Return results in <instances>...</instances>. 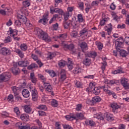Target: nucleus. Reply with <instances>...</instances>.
I'll use <instances>...</instances> for the list:
<instances>
[{
	"label": "nucleus",
	"mask_w": 129,
	"mask_h": 129,
	"mask_svg": "<svg viewBox=\"0 0 129 129\" xmlns=\"http://www.w3.org/2000/svg\"><path fill=\"white\" fill-rule=\"evenodd\" d=\"M123 43H124L123 38H122V37H120L115 41V47L117 50L120 51V55L121 57H126V56H127L126 51L123 50H120V48H122V46H123Z\"/></svg>",
	"instance_id": "obj_1"
},
{
	"label": "nucleus",
	"mask_w": 129,
	"mask_h": 129,
	"mask_svg": "<svg viewBox=\"0 0 129 129\" xmlns=\"http://www.w3.org/2000/svg\"><path fill=\"white\" fill-rule=\"evenodd\" d=\"M35 32L36 33L37 36H40L41 39L43 40V41H45V42H49L51 41V38H50L48 34L43 31V30L40 28H36L35 29Z\"/></svg>",
	"instance_id": "obj_2"
},
{
	"label": "nucleus",
	"mask_w": 129,
	"mask_h": 129,
	"mask_svg": "<svg viewBox=\"0 0 129 129\" xmlns=\"http://www.w3.org/2000/svg\"><path fill=\"white\" fill-rule=\"evenodd\" d=\"M92 35V32L88 30V29L85 28L80 31V36H85L87 38H89Z\"/></svg>",
	"instance_id": "obj_3"
},
{
	"label": "nucleus",
	"mask_w": 129,
	"mask_h": 129,
	"mask_svg": "<svg viewBox=\"0 0 129 129\" xmlns=\"http://www.w3.org/2000/svg\"><path fill=\"white\" fill-rule=\"evenodd\" d=\"M49 8L50 14H54V13H56V14H59V15H61V16L64 14V12H63V10L58 8H56L53 6H51L50 7H49Z\"/></svg>",
	"instance_id": "obj_4"
},
{
	"label": "nucleus",
	"mask_w": 129,
	"mask_h": 129,
	"mask_svg": "<svg viewBox=\"0 0 129 129\" xmlns=\"http://www.w3.org/2000/svg\"><path fill=\"white\" fill-rule=\"evenodd\" d=\"M70 24L72 25V26H73V28H74L75 29H76V28L78 27V26H77V24L75 23V22L73 21H71L70 20L69 22H67V21H63V26L64 29H68V28L70 27Z\"/></svg>",
	"instance_id": "obj_5"
},
{
	"label": "nucleus",
	"mask_w": 129,
	"mask_h": 129,
	"mask_svg": "<svg viewBox=\"0 0 129 129\" xmlns=\"http://www.w3.org/2000/svg\"><path fill=\"white\" fill-rule=\"evenodd\" d=\"M101 88L103 89L104 92L108 94V95L112 96L113 98L116 99L117 96H116V94L114 93L113 91H110L107 89V88L105 87V86H102L101 87Z\"/></svg>",
	"instance_id": "obj_6"
},
{
	"label": "nucleus",
	"mask_w": 129,
	"mask_h": 129,
	"mask_svg": "<svg viewBox=\"0 0 129 129\" xmlns=\"http://www.w3.org/2000/svg\"><path fill=\"white\" fill-rule=\"evenodd\" d=\"M11 71L14 75H18L21 73V70L18 68L17 62H14L13 63V67L11 69Z\"/></svg>",
	"instance_id": "obj_7"
},
{
	"label": "nucleus",
	"mask_w": 129,
	"mask_h": 129,
	"mask_svg": "<svg viewBox=\"0 0 129 129\" xmlns=\"http://www.w3.org/2000/svg\"><path fill=\"white\" fill-rule=\"evenodd\" d=\"M0 54L3 56H9L11 55V50L8 47H2L0 48Z\"/></svg>",
	"instance_id": "obj_8"
},
{
	"label": "nucleus",
	"mask_w": 129,
	"mask_h": 129,
	"mask_svg": "<svg viewBox=\"0 0 129 129\" xmlns=\"http://www.w3.org/2000/svg\"><path fill=\"white\" fill-rule=\"evenodd\" d=\"M30 92L31 93V95L32 96V100L34 101H36L38 99V92L36 88L30 87Z\"/></svg>",
	"instance_id": "obj_9"
},
{
	"label": "nucleus",
	"mask_w": 129,
	"mask_h": 129,
	"mask_svg": "<svg viewBox=\"0 0 129 129\" xmlns=\"http://www.w3.org/2000/svg\"><path fill=\"white\" fill-rule=\"evenodd\" d=\"M44 88L46 91V92H48V93H50L51 95H54V93L53 92V88H52V86L50 85V84L47 83H44Z\"/></svg>",
	"instance_id": "obj_10"
},
{
	"label": "nucleus",
	"mask_w": 129,
	"mask_h": 129,
	"mask_svg": "<svg viewBox=\"0 0 129 129\" xmlns=\"http://www.w3.org/2000/svg\"><path fill=\"white\" fill-rule=\"evenodd\" d=\"M31 58L34 60V61H36V63L38 64L39 66V67L41 68L42 66H43V64L42 63V61L40 59H39V58L38 57V56L36 55L35 54H31Z\"/></svg>",
	"instance_id": "obj_11"
},
{
	"label": "nucleus",
	"mask_w": 129,
	"mask_h": 129,
	"mask_svg": "<svg viewBox=\"0 0 129 129\" xmlns=\"http://www.w3.org/2000/svg\"><path fill=\"white\" fill-rule=\"evenodd\" d=\"M121 84L124 89H129V83L127 82V79L125 78L121 79Z\"/></svg>",
	"instance_id": "obj_12"
},
{
	"label": "nucleus",
	"mask_w": 129,
	"mask_h": 129,
	"mask_svg": "<svg viewBox=\"0 0 129 129\" xmlns=\"http://www.w3.org/2000/svg\"><path fill=\"white\" fill-rule=\"evenodd\" d=\"M60 78L59 81H64V80L67 78V76H66V70L62 69L60 71Z\"/></svg>",
	"instance_id": "obj_13"
},
{
	"label": "nucleus",
	"mask_w": 129,
	"mask_h": 129,
	"mask_svg": "<svg viewBox=\"0 0 129 129\" xmlns=\"http://www.w3.org/2000/svg\"><path fill=\"white\" fill-rule=\"evenodd\" d=\"M111 107L112 108L113 112L117 113V109L120 108V106L118 105L117 103H113L111 104Z\"/></svg>",
	"instance_id": "obj_14"
},
{
	"label": "nucleus",
	"mask_w": 129,
	"mask_h": 129,
	"mask_svg": "<svg viewBox=\"0 0 129 129\" xmlns=\"http://www.w3.org/2000/svg\"><path fill=\"white\" fill-rule=\"evenodd\" d=\"M17 17L19 18L21 24H26L27 23V17L26 16L18 13Z\"/></svg>",
	"instance_id": "obj_15"
},
{
	"label": "nucleus",
	"mask_w": 129,
	"mask_h": 129,
	"mask_svg": "<svg viewBox=\"0 0 129 129\" xmlns=\"http://www.w3.org/2000/svg\"><path fill=\"white\" fill-rule=\"evenodd\" d=\"M48 21V14H46L43 15V19L39 20V23H42L43 25H46Z\"/></svg>",
	"instance_id": "obj_16"
},
{
	"label": "nucleus",
	"mask_w": 129,
	"mask_h": 129,
	"mask_svg": "<svg viewBox=\"0 0 129 129\" xmlns=\"http://www.w3.org/2000/svg\"><path fill=\"white\" fill-rule=\"evenodd\" d=\"M30 80L31 81L32 83H34V84L35 85H36L37 84L38 79L35 76V74L34 73H30Z\"/></svg>",
	"instance_id": "obj_17"
},
{
	"label": "nucleus",
	"mask_w": 129,
	"mask_h": 129,
	"mask_svg": "<svg viewBox=\"0 0 129 129\" xmlns=\"http://www.w3.org/2000/svg\"><path fill=\"white\" fill-rule=\"evenodd\" d=\"M75 119H84V113L77 112L75 115Z\"/></svg>",
	"instance_id": "obj_18"
},
{
	"label": "nucleus",
	"mask_w": 129,
	"mask_h": 129,
	"mask_svg": "<svg viewBox=\"0 0 129 129\" xmlns=\"http://www.w3.org/2000/svg\"><path fill=\"white\" fill-rule=\"evenodd\" d=\"M94 118H97V119H100V120H103L104 117H103V115L101 113H98L94 115Z\"/></svg>",
	"instance_id": "obj_19"
},
{
	"label": "nucleus",
	"mask_w": 129,
	"mask_h": 129,
	"mask_svg": "<svg viewBox=\"0 0 129 129\" xmlns=\"http://www.w3.org/2000/svg\"><path fill=\"white\" fill-rule=\"evenodd\" d=\"M20 12L22 14H23L25 16H28L29 15V12L27 9V7H22L20 9Z\"/></svg>",
	"instance_id": "obj_20"
},
{
	"label": "nucleus",
	"mask_w": 129,
	"mask_h": 129,
	"mask_svg": "<svg viewBox=\"0 0 129 129\" xmlns=\"http://www.w3.org/2000/svg\"><path fill=\"white\" fill-rule=\"evenodd\" d=\"M15 52L17 53V54H18V56H19L20 57H21V58H24L25 54L24 52L22 51V50H20V49H16Z\"/></svg>",
	"instance_id": "obj_21"
},
{
	"label": "nucleus",
	"mask_w": 129,
	"mask_h": 129,
	"mask_svg": "<svg viewBox=\"0 0 129 129\" xmlns=\"http://www.w3.org/2000/svg\"><path fill=\"white\" fill-rule=\"evenodd\" d=\"M100 88H101V87H94L93 90V92L94 94H95V95H98L99 94V93H100Z\"/></svg>",
	"instance_id": "obj_22"
},
{
	"label": "nucleus",
	"mask_w": 129,
	"mask_h": 129,
	"mask_svg": "<svg viewBox=\"0 0 129 129\" xmlns=\"http://www.w3.org/2000/svg\"><path fill=\"white\" fill-rule=\"evenodd\" d=\"M22 95L24 96V97L28 98V97L30 96V92H29V90L27 89H24L22 91Z\"/></svg>",
	"instance_id": "obj_23"
},
{
	"label": "nucleus",
	"mask_w": 129,
	"mask_h": 129,
	"mask_svg": "<svg viewBox=\"0 0 129 129\" xmlns=\"http://www.w3.org/2000/svg\"><path fill=\"white\" fill-rule=\"evenodd\" d=\"M105 116L106 117V119L109 121H111V120H113V119H114L113 116L110 114L105 113Z\"/></svg>",
	"instance_id": "obj_24"
},
{
	"label": "nucleus",
	"mask_w": 129,
	"mask_h": 129,
	"mask_svg": "<svg viewBox=\"0 0 129 129\" xmlns=\"http://www.w3.org/2000/svg\"><path fill=\"white\" fill-rule=\"evenodd\" d=\"M10 35L11 36H12L13 37H15L18 36V31L16 30H13L12 29V28H10Z\"/></svg>",
	"instance_id": "obj_25"
},
{
	"label": "nucleus",
	"mask_w": 129,
	"mask_h": 129,
	"mask_svg": "<svg viewBox=\"0 0 129 129\" xmlns=\"http://www.w3.org/2000/svg\"><path fill=\"white\" fill-rule=\"evenodd\" d=\"M56 38L57 39H59V40L63 41V40H64V39H66V38H67V34L64 33L62 34H59V36H56Z\"/></svg>",
	"instance_id": "obj_26"
},
{
	"label": "nucleus",
	"mask_w": 129,
	"mask_h": 129,
	"mask_svg": "<svg viewBox=\"0 0 129 129\" xmlns=\"http://www.w3.org/2000/svg\"><path fill=\"white\" fill-rule=\"evenodd\" d=\"M66 118L67 119V120H74V119H75V114L74 113L71 114L70 115H66Z\"/></svg>",
	"instance_id": "obj_27"
},
{
	"label": "nucleus",
	"mask_w": 129,
	"mask_h": 129,
	"mask_svg": "<svg viewBox=\"0 0 129 129\" xmlns=\"http://www.w3.org/2000/svg\"><path fill=\"white\" fill-rule=\"evenodd\" d=\"M85 123L87 125H90V126H94L95 125V122L92 120H87L85 121Z\"/></svg>",
	"instance_id": "obj_28"
},
{
	"label": "nucleus",
	"mask_w": 129,
	"mask_h": 129,
	"mask_svg": "<svg viewBox=\"0 0 129 129\" xmlns=\"http://www.w3.org/2000/svg\"><path fill=\"white\" fill-rule=\"evenodd\" d=\"M12 91L14 93L15 95H19V92L20 91V89L16 86L13 87L12 88Z\"/></svg>",
	"instance_id": "obj_29"
},
{
	"label": "nucleus",
	"mask_w": 129,
	"mask_h": 129,
	"mask_svg": "<svg viewBox=\"0 0 129 129\" xmlns=\"http://www.w3.org/2000/svg\"><path fill=\"white\" fill-rule=\"evenodd\" d=\"M45 72L48 73L51 77H55L56 76V73L52 70H46Z\"/></svg>",
	"instance_id": "obj_30"
},
{
	"label": "nucleus",
	"mask_w": 129,
	"mask_h": 129,
	"mask_svg": "<svg viewBox=\"0 0 129 129\" xmlns=\"http://www.w3.org/2000/svg\"><path fill=\"white\" fill-rule=\"evenodd\" d=\"M37 76L38 78H39L40 80L42 81L43 83H46V82H45L46 80V77H45L43 75H42V74H38L37 75Z\"/></svg>",
	"instance_id": "obj_31"
},
{
	"label": "nucleus",
	"mask_w": 129,
	"mask_h": 129,
	"mask_svg": "<svg viewBox=\"0 0 129 129\" xmlns=\"http://www.w3.org/2000/svg\"><path fill=\"white\" fill-rule=\"evenodd\" d=\"M83 63L84 65H86V66H89L90 64H91V60L90 59L86 57L83 61Z\"/></svg>",
	"instance_id": "obj_32"
},
{
	"label": "nucleus",
	"mask_w": 129,
	"mask_h": 129,
	"mask_svg": "<svg viewBox=\"0 0 129 129\" xmlns=\"http://www.w3.org/2000/svg\"><path fill=\"white\" fill-rule=\"evenodd\" d=\"M66 63L65 60H60L58 61V65L60 68H63V67H65Z\"/></svg>",
	"instance_id": "obj_33"
},
{
	"label": "nucleus",
	"mask_w": 129,
	"mask_h": 129,
	"mask_svg": "<svg viewBox=\"0 0 129 129\" xmlns=\"http://www.w3.org/2000/svg\"><path fill=\"white\" fill-rule=\"evenodd\" d=\"M101 100V99L99 96L94 97L92 99V102L93 103H96V102H99Z\"/></svg>",
	"instance_id": "obj_34"
},
{
	"label": "nucleus",
	"mask_w": 129,
	"mask_h": 129,
	"mask_svg": "<svg viewBox=\"0 0 129 129\" xmlns=\"http://www.w3.org/2000/svg\"><path fill=\"white\" fill-rule=\"evenodd\" d=\"M60 18L58 14L54 15L52 18L49 21V24H52L53 22H55L56 21V19H59Z\"/></svg>",
	"instance_id": "obj_35"
},
{
	"label": "nucleus",
	"mask_w": 129,
	"mask_h": 129,
	"mask_svg": "<svg viewBox=\"0 0 129 129\" xmlns=\"http://www.w3.org/2000/svg\"><path fill=\"white\" fill-rule=\"evenodd\" d=\"M20 118L22 120H24V121H26L27 119H29V115L27 114H22L20 116Z\"/></svg>",
	"instance_id": "obj_36"
},
{
	"label": "nucleus",
	"mask_w": 129,
	"mask_h": 129,
	"mask_svg": "<svg viewBox=\"0 0 129 129\" xmlns=\"http://www.w3.org/2000/svg\"><path fill=\"white\" fill-rule=\"evenodd\" d=\"M63 46L64 48H67V49H68L70 51H72V50L74 49V45L72 44L70 45L64 44Z\"/></svg>",
	"instance_id": "obj_37"
},
{
	"label": "nucleus",
	"mask_w": 129,
	"mask_h": 129,
	"mask_svg": "<svg viewBox=\"0 0 129 129\" xmlns=\"http://www.w3.org/2000/svg\"><path fill=\"white\" fill-rule=\"evenodd\" d=\"M88 56L91 57V58H95L96 57V52L94 51H91L90 52H88Z\"/></svg>",
	"instance_id": "obj_38"
},
{
	"label": "nucleus",
	"mask_w": 129,
	"mask_h": 129,
	"mask_svg": "<svg viewBox=\"0 0 129 129\" xmlns=\"http://www.w3.org/2000/svg\"><path fill=\"white\" fill-rule=\"evenodd\" d=\"M121 73H123L122 69H118L115 71H112V74H120Z\"/></svg>",
	"instance_id": "obj_39"
},
{
	"label": "nucleus",
	"mask_w": 129,
	"mask_h": 129,
	"mask_svg": "<svg viewBox=\"0 0 129 129\" xmlns=\"http://www.w3.org/2000/svg\"><path fill=\"white\" fill-rule=\"evenodd\" d=\"M20 49L22 51H27L28 49V45L25 43H23L20 45Z\"/></svg>",
	"instance_id": "obj_40"
},
{
	"label": "nucleus",
	"mask_w": 129,
	"mask_h": 129,
	"mask_svg": "<svg viewBox=\"0 0 129 129\" xmlns=\"http://www.w3.org/2000/svg\"><path fill=\"white\" fill-rule=\"evenodd\" d=\"M34 68H38V66L35 63H33L28 67L29 70H32V69H34Z\"/></svg>",
	"instance_id": "obj_41"
},
{
	"label": "nucleus",
	"mask_w": 129,
	"mask_h": 129,
	"mask_svg": "<svg viewBox=\"0 0 129 129\" xmlns=\"http://www.w3.org/2000/svg\"><path fill=\"white\" fill-rule=\"evenodd\" d=\"M51 104L53 107H57L58 106V101L55 99H52Z\"/></svg>",
	"instance_id": "obj_42"
},
{
	"label": "nucleus",
	"mask_w": 129,
	"mask_h": 129,
	"mask_svg": "<svg viewBox=\"0 0 129 129\" xmlns=\"http://www.w3.org/2000/svg\"><path fill=\"white\" fill-rule=\"evenodd\" d=\"M31 107H30V106L25 105L24 106V111L26 112L27 113H30L31 111Z\"/></svg>",
	"instance_id": "obj_43"
},
{
	"label": "nucleus",
	"mask_w": 129,
	"mask_h": 129,
	"mask_svg": "<svg viewBox=\"0 0 129 129\" xmlns=\"http://www.w3.org/2000/svg\"><path fill=\"white\" fill-rule=\"evenodd\" d=\"M74 74H78V73H81V69L80 67H77L74 70Z\"/></svg>",
	"instance_id": "obj_44"
},
{
	"label": "nucleus",
	"mask_w": 129,
	"mask_h": 129,
	"mask_svg": "<svg viewBox=\"0 0 129 129\" xmlns=\"http://www.w3.org/2000/svg\"><path fill=\"white\" fill-rule=\"evenodd\" d=\"M78 21L79 23H82L84 21L82 14H80L78 15Z\"/></svg>",
	"instance_id": "obj_45"
},
{
	"label": "nucleus",
	"mask_w": 129,
	"mask_h": 129,
	"mask_svg": "<svg viewBox=\"0 0 129 129\" xmlns=\"http://www.w3.org/2000/svg\"><path fill=\"white\" fill-rule=\"evenodd\" d=\"M37 109H42V110H47V106L45 105H39L37 107Z\"/></svg>",
	"instance_id": "obj_46"
},
{
	"label": "nucleus",
	"mask_w": 129,
	"mask_h": 129,
	"mask_svg": "<svg viewBox=\"0 0 129 129\" xmlns=\"http://www.w3.org/2000/svg\"><path fill=\"white\" fill-rule=\"evenodd\" d=\"M74 10V7H69L68 8V12L67 13L69 14L70 15L72 16V12Z\"/></svg>",
	"instance_id": "obj_47"
},
{
	"label": "nucleus",
	"mask_w": 129,
	"mask_h": 129,
	"mask_svg": "<svg viewBox=\"0 0 129 129\" xmlns=\"http://www.w3.org/2000/svg\"><path fill=\"white\" fill-rule=\"evenodd\" d=\"M78 35L77 31H73L71 33V36L72 38H76Z\"/></svg>",
	"instance_id": "obj_48"
},
{
	"label": "nucleus",
	"mask_w": 129,
	"mask_h": 129,
	"mask_svg": "<svg viewBox=\"0 0 129 129\" xmlns=\"http://www.w3.org/2000/svg\"><path fill=\"white\" fill-rule=\"evenodd\" d=\"M80 47L82 50H85L87 48V43L86 42H82Z\"/></svg>",
	"instance_id": "obj_49"
},
{
	"label": "nucleus",
	"mask_w": 129,
	"mask_h": 129,
	"mask_svg": "<svg viewBox=\"0 0 129 129\" xmlns=\"http://www.w3.org/2000/svg\"><path fill=\"white\" fill-rule=\"evenodd\" d=\"M96 45L97 46L99 50H102V48H103V44H102V43L99 42H97Z\"/></svg>",
	"instance_id": "obj_50"
},
{
	"label": "nucleus",
	"mask_w": 129,
	"mask_h": 129,
	"mask_svg": "<svg viewBox=\"0 0 129 129\" xmlns=\"http://www.w3.org/2000/svg\"><path fill=\"white\" fill-rule=\"evenodd\" d=\"M23 5L26 8V7H30L31 6V3L29 1H23Z\"/></svg>",
	"instance_id": "obj_51"
},
{
	"label": "nucleus",
	"mask_w": 129,
	"mask_h": 129,
	"mask_svg": "<svg viewBox=\"0 0 129 129\" xmlns=\"http://www.w3.org/2000/svg\"><path fill=\"white\" fill-rule=\"evenodd\" d=\"M78 6L79 9H81L82 11H83V10H84V3L83 2L79 3Z\"/></svg>",
	"instance_id": "obj_52"
},
{
	"label": "nucleus",
	"mask_w": 129,
	"mask_h": 129,
	"mask_svg": "<svg viewBox=\"0 0 129 129\" xmlns=\"http://www.w3.org/2000/svg\"><path fill=\"white\" fill-rule=\"evenodd\" d=\"M82 108V104H78L76 106V110H77V111H80Z\"/></svg>",
	"instance_id": "obj_53"
},
{
	"label": "nucleus",
	"mask_w": 129,
	"mask_h": 129,
	"mask_svg": "<svg viewBox=\"0 0 129 129\" xmlns=\"http://www.w3.org/2000/svg\"><path fill=\"white\" fill-rule=\"evenodd\" d=\"M63 16L64 21H67L68 20V18H69V17H71L72 15H69V14L67 13L65 14L63 13Z\"/></svg>",
	"instance_id": "obj_54"
},
{
	"label": "nucleus",
	"mask_w": 129,
	"mask_h": 129,
	"mask_svg": "<svg viewBox=\"0 0 129 129\" xmlns=\"http://www.w3.org/2000/svg\"><path fill=\"white\" fill-rule=\"evenodd\" d=\"M99 4V2L97 1H95L92 2L91 6L92 7H97Z\"/></svg>",
	"instance_id": "obj_55"
},
{
	"label": "nucleus",
	"mask_w": 129,
	"mask_h": 129,
	"mask_svg": "<svg viewBox=\"0 0 129 129\" xmlns=\"http://www.w3.org/2000/svg\"><path fill=\"white\" fill-rule=\"evenodd\" d=\"M14 112H15V113H16L17 115H20V110L19 109V107H16L15 108H14Z\"/></svg>",
	"instance_id": "obj_56"
},
{
	"label": "nucleus",
	"mask_w": 129,
	"mask_h": 129,
	"mask_svg": "<svg viewBox=\"0 0 129 129\" xmlns=\"http://www.w3.org/2000/svg\"><path fill=\"white\" fill-rule=\"evenodd\" d=\"M56 56V53H50L48 56V58H49L50 60L53 59V58H54V57H55Z\"/></svg>",
	"instance_id": "obj_57"
},
{
	"label": "nucleus",
	"mask_w": 129,
	"mask_h": 129,
	"mask_svg": "<svg viewBox=\"0 0 129 129\" xmlns=\"http://www.w3.org/2000/svg\"><path fill=\"white\" fill-rule=\"evenodd\" d=\"M5 43H10L12 42V39H11V37L8 36L4 40Z\"/></svg>",
	"instance_id": "obj_58"
},
{
	"label": "nucleus",
	"mask_w": 129,
	"mask_h": 129,
	"mask_svg": "<svg viewBox=\"0 0 129 129\" xmlns=\"http://www.w3.org/2000/svg\"><path fill=\"white\" fill-rule=\"evenodd\" d=\"M15 99L17 101H22V97H21L19 95H15Z\"/></svg>",
	"instance_id": "obj_59"
},
{
	"label": "nucleus",
	"mask_w": 129,
	"mask_h": 129,
	"mask_svg": "<svg viewBox=\"0 0 129 129\" xmlns=\"http://www.w3.org/2000/svg\"><path fill=\"white\" fill-rule=\"evenodd\" d=\"M117 29H124L125 28V24H119L117 27Z\"/></svg>",
	"instance_id": "obj_60"
},
{
	"label": "nucleus",
	"mask_w": 129,
	"mask_h": 129,
	"mask_svg": "<svg viewBox=\"0 0 129 129\" xmlns=\"http://www.w3.org/2000/svg\"><path fill=\"white\" fill-rule=\"evenodd\" d=\"M75 85L78 88L82 87V84L79 81H76Z\"/></svg>",
	"instance_id": "obj_61"
},
{
	"label": "nucleus",
	"mask_w": 129,
	"mask_h": 129,
	"mask_svg": "<svg viewBox=\"0 0 129 129\" xmlns=\"http://www.w3.org/2000/svg\"><path fill=\"white\" fill-rule=\"evenodd\" d=\"M103 66L101 67V69L102 70V73L104 72V70H105V66H106V62L104 61L103 63H102Z\"/></svg>",
	"instance_id": "obj_62"
},
{
	"label": "nucleus",
	"mask_w": 129,
	"mask_h": 129,
	"mask_svg": "<svg viewBox=\"0 0 129 129\" xmlns=\"http://www.w3.org/2000/svg\"><path fill=\"white\" fill-rule=\"evenodd\" d=\"M55 129H61V124L58 122H56L55 124Z\"/></svg>",
	"instance_id": "obj_63"
},
{
	"label": "nucleus",
	"mask_w": 129,
	"mask_h": 129,
	"mask_svg": "<svg viewBox=\"0 0 129 129\" xmlns=\"http://www.w3.org/2000/svg\"><path fill=\"white\" fill-rule=\"evenodd\" d=\"M63 127L65 129H73V128H72V127L68 124H65L63 125Z\"/></svg>",
	"instance_id": "obj_64"
}]
</instances>
